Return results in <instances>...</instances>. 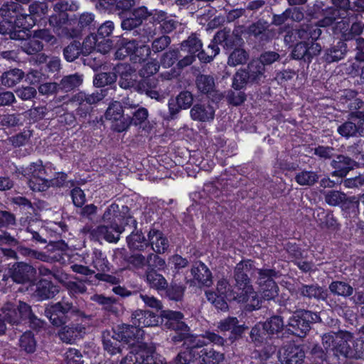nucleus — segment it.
<instances>
[{
	"instance_id": "nucleus-59",
	"label": "nucleus",
	"mask_w": 364,
	"mask_h": 364,
	"mask_svg": "<svg viewBox=\"0 0 364 364\" xmlns=\"http://www.w3.org/2000/svg\"><path fill=\"white\" fill-rule=\"evenodd\" d=\"M106 91V90H101L100 92L96 91L92 94L80 92L75 96V100L77 102H82L92 106L101 101L107 95Z\"/></svg>"
},
{
	"instance_id": "nucleus-46",
	"label": "nucleus",
	"mask_w": 364,
	"mask_h": 364,
	"mask_svg": "<svg viewBox=\"0 0 364 364\" xmlns=\"http://www.w3.org/2000/svg\"><path fill=\"white\" fill-rule=\"evenodd\" d=\"M92 264L94 267L102 272L113 273V266L109 262L106 255L97 248H95L92 254Z\"/></svg>"
},
{
	"instance_id": "nucleus-34",
	"label": "nucleus",
	"mask_w": 364,
	"mask_h": 364,
	"mask_svg": "<svg viewBox=\"0 0 364 364\" xmlns=\"http://www.w3.org/2000/svg\"><path fill=\"white\" fill-rule=\"evenodd\" d=\"M103 350L109 355L122 354L124 345L113 335L112 330H104L101 335Z\"/></svg>"
},
{
	"instance_id": "nucleus-27",
	"label": "nucleus",
	"mask_w": 364,
	"mask_h": 364,
	"mask_svg": "<svg viewBox=\"0 0 364 364\" xmlns=\"http://www.w3.org/2000/svg\"><path fill=\"white\" fill-rule=\"evenodd\" d=\"M306 364H330L328 350L317 342L306 344Z\"/></svg>"
},
{
	"instance_id": "nucleus-44",
	"label": "nucleus",
	"mask_w": 364,
	"mask_h": 364,
	"mask_svg": "<svg viewBox=\"0 0 364 364\" xmlns=\"http://www.w3.org/2000/svg\"><path fill=\"white\" fill-rule=\"evenodd\" d=\"M321 176L318 171L303 169L296 173L294 180L299 186L312 187L318 183Z\"/></svg>"
},
{
	"instance_id": "nucleus-45",
	"label": "nucleus",
	"mask_w": 364,
	"mask_h": 364,
	"mask_svg": "<svg viewBox=\"0 0 364 364\" xmlns=\"http://www.w3.org/2000/svg\"><path fill=\"white\" fill-rule=\"evenodd\" d=\"M227 63L230 67L245 65L250 59V52L245 47H240L229 52Z\"/></svg>"
},
{
	"instance_id": "nucleus-16",
	"label": "nucleus",
	"mask_w": 364,
	"mask_h": 364,
	"mask_svg": "<svg viewBox=\"0 0 364 364\" xmlns=\"http://www.w3.org/2000/svg\"><path fill=\"white\" fill-rule=\"evenodd\" d=\"M114 70L117 73L119 79L118 84L124 90H133L134 91L137 80L142 75V70L136 71L129 63H118L114 67Z\"/></svg>"
},
{
	"instance_id": "nucleus-52",
	"label": "nucleus",
	"mask_w": 364,
	"mask_h": 364,
	"mask_svg": "<svg viewBox=\"0 0 364 364\" xmlns=\"http://www.w3.org/2000/svg\"><path fill=\"white\" fill-rule=\"evenodd\" d=\"M196 85L202 94L210 95L215 90V79L210 75L198 74L196 77Z\"/></svg>"
},
{
	"instance_id": "nucleus-25",
	"label": "nucleus",
	"mask_w": 364,
	"mask_h": 364,
	"mask_svg": "<svg viewBox=\"0 0 364 364\" xmlns=\"http://www.w3.org/2000/svg\"><path fill=\"white\" fill-rule=\"evenodd\" d=\"M159 85L158 79L153 75L145 76V71L142 70V75H140L137 80L134 91L138 93H145L152 99H159V92L156 90Z\"/></svg>"
},
{
	"instance_id": "nucleus-57",
	"label": "nucleus",
	"mask_w": 364,
	"mask_h": 364,
	"mask_svg": "<svg viewBox=\"0 0 364 364\" xmlns=\"http://www.w3.org/2000/svg\"><path fill=\"white\" fill-rule=\"evenodd\" d=\"M112 232L114 231L109 226L99 225L90 231V235L93 237H103L109 242H117L121 233L114 234Z\"/></svg>"
},
{
	"instance_id": "nucleus-29",
	"label": "nucleus",
	"mask_w": 364,
	"mask_h": 364,
	"mask_svg": "<svg viewBox=\"0 0 364 364\" xmlns=\"http://www.w3.org/2000/svg\"><path fill=\"white\" fill-rule=\"evenodd\" d=\"M136 41V39L126 38L123 35L117 37L115 42L113 41L112 46L115 50V58L124 60L128 56L131 58L134 52Z\"/></svg>"
},
{
	"instance_id": "nucleus-30",
	"label": "nucleus",
	"mask_w": 364,
	"mask_h": 364,
	"mask_svg": "<svg viewBox=\"0 0 364 364\" xmlns=\"http://www.w3.org/2000/svg\"><path fill=\"white\" fill-rule=\"evenodd\" d=\"M353 335L348 331H340V336L336 340L333 350L336 355H341L345 358H355Z\"/></svg>"
},
{
	"instance_id": "nucleus-2",
	"label": "nucleus",
	"mask_w": 364,
	"mask_h": 364,
	"mask_svg": "<svg viewBox=\"0 0 364 364\" xmlns=\"http://www.w3.org/2000/svg\"><path fill=\"white\" fill-rule=\"evenodd\" d=\"M159 324L163 329L170 332L168 339L173 345L181 344L183 339L194 335L181 311L167 309L160 311Z\"/></svg>"
},
{
	"instance_id": "nucleus-31",
	"label": "nucleus",
	"mask_w": 364,
	"mask_h": 364,
	"mask_svg": "<svg viewBox=\"0 0 364 364\" xmlns=\"http://www.w3.org/2000/svg\"><path fill=\"white\" fill-rule=\"evenodd\" d=\"M60 289V287L51 280L40 279L36 283L34 296L38 301L48 300L54 298L59 293Z\"/></svg>"
},
{
	"instance_id": "nucleus-48",
	"label": "nucleus",
	"mask_w": 364,
	"mask_h": 364,
	"mask_svg": "<svg viewBox=\"0 0 364 364\" xmlns=\"http://www.w3.org/2000/svg\"><path fill=\"white\" fill-rule=\"evenodd\" d=\"M284 250L288 254V258L293 263L298 259L307 258L308 250L302 248L300 244L293 242H287L283 245Z\"/></svg>"
},
{
	"instance_id": "nucleus-20",
	"label": "nucleus",
	"mask_w": 364,
	"mask_h": 364,
	"mask_svg": "<svg viewBox=\"0 0 364 364\" xmlns=\"http://www.w3.org/2000/svg\"><path fill=\"white\" fill-rule=\"evenodd\" d=\"M216 39L222 43V47L226 54L235 49L245 46L242 33L237 29L231 31L229 28H224L219 30L217 31Z\"/></svg>"
},
{
	"instance_id": "nucleus-26",
	"label": "nucleus",
	"mask_w": 364,
	"mask_h": 364,
	"mask_svg": "<svg viewBox=\"0 0 364 364\" xmlns=\"http://www.w3.org/2000/svg\"><path fill=\"white\" fill-rule=\"evenodd\" d=\"M297 294L301 297L309 300L314 299L317 301H326L328 296V290L325 287L320 286L316 282L310 284L300 283L297 287Z\"/></svg>"
},
{
	"instance_id": "nucleus-8",
	"label": "nucleus",
	"mask_w": 364,
	"mask_h": 364,
	"mask_svg": "<svg viewBox=\"0 0 364 364\" xmlns=\"http://www.w3.org/2000/svg\"><path fill=\"white\" fill-rule=\"evenodd\" d=\"M182 349L174 358L175 364H192L200 359V350L205 345L197 335L189 336L181 343Z\"/></svg>"
},
{
	"instance_id": "nucleus-39",
	"label": "nucleus",
	"mask_w": 364,
	"mask_h": 364,
	"mask_svg": "<svg viewBox=\"0 0 364 364\" xmlns=\"http://www.w3.org/2000/svg\"><path fill=\"white\" fill-rule=\"evenodd\" d=\"M119 211V205L113 203L109 205L102 216V221L105 223L104 226H109L115 233H122L124 232V227L119 224L117 212Z\"/></svg>"
},
{
	"instance_id": "nucleus-33",
	"label": "nucleus",
	"mask_w": 364,
	"mask_h": 364,
	"mask_svg": "<svg viewBox=\"0 0 364 364\" xmlns=\"http://www.w3.org/2000/svg\"><path fill=\"white\" fill-rule=\"evenodd\" d=\"M34 313L31 306L24 301H19L16 309L10 310L6 315V320L12 324L26 323Z\"/></svg>"
},
{
	"instance_id": "nucleus-51",
	"label": "nucleus",
	"mask_w": 364,
	"mask_h": 364,
	"mask_svg": "<svg viewBox=\"0 0 364 364\" xmlns=\"http://www.w3.org/2000/svg\"><path fill=\"white\" fill-rule=\"evenodd\" d=\"M200 359L201 364H219L225 360V355L213 348L202 347L200 350Z\"/></svg>"
},
{
	"instance_id": "nucleus-47",
	"label": "nucleus",
	"mask_w": 364,
	"mask_h": 364,
	"mask_svg": "<svg viewBox=\"0 0 364 364\" xmlns=\"http://www.w3.org/2000/svg\"><path fill=\"white\" fill-rule=\"evenodd\" d=\"M328 289L333 295L344 298L351 296L354 291V288L349 283L339 280L332 281Z\"/></svg>"
},
{
	"instance_id": "nucleus-63",
	"label": "nucleus",
	"mask_w": 364,
	"mask_h": 364,
	"mask_svg": "<svg viewBox=\"0 0 364 364\" xmlns=\"http://www.w3.org/2000/svg\"><path fill=\"white\" fill-rule=\"evenodd\" d=\"M63 53L66 61L73 62L81 54L83 55L81 43L77 41H72L63 48Z\"/></svg>"
},
{
	"instance_id": "nucleus-22",
	"label": "nucleus",
	"mask_w": 364,
	"mask_h": 364,
	"mask_svg": "<svg viewBox=\"0 0 364 364\" xmlns=\"http://www.w3.org/2000/svg\"><path fill=\"white\" fill-rule=\"evenodd\" d=\"M114 23L111 21H107L98 26L97 32H94L95 36V42H98V51L102 53H107L113 46V40L109 37L114 30Z\"/></svg>"
},
{
	"instance_id": "nucleus-12",
	"label": "nucleus",
	"mask_w": 364,
	"mask_h": 364,
	"mask_svg": "<svg viewBox=\"0 0 364 364\" xmlns=\"http://www.w3.org/2000/svg\"><path fill=\"white\" fill-rule=\"evenodd\" d=\"M8 273L12 281L18 284H34L36 281V268L26 262H15L9 268Z\"/></svg>"
},
{
	"instance_id": "nucleus-17",
	"label": "nucleus",
	"mask_w": 364,
	"mask_h": 364,
	"mask_svg": "<svg viewBox=\"0 0 364 364\" xmlns=\"http://www.w3.org/2000/svg\"><path fill=\"white\" fill-rule=\"evenodd\" d=\"M280 353V361L282 364H306V344L289 343L283 346Z\"/></svg>"
},
{
	"instance_id": "nucleus-37",
	"label": "nucleus",
	"mask_w": 364,
	"mask_h": 364,
	"mask_svg": "<svg viewBox=\"0 0 364 364\" xmlns=\"http://www.w3.org/2000/svg\"><path fill=\"white\" fill-rule=\"evenodd\" d=\"M193 279L200 285L209 287L213 284L212 273L206 264L200 260L194 262L191 269Z\"/></svg>"
},
{
	"instance_id": "nucleus-43",
	"label": "nucleus",
	"mask_w": 364,
	"mask_h": 364,
	"mask_svg": "<svg viewBox=\"0 0 364 364\" xmlns=\"http://www.w3.org/2000/svg\"><path fill=\"white\" fill-rule=\"evenodd\" d=\"M19 350L26 355L33 354L37 348V340L31 330L23 332L18 338Z\"/></svg>"
},
{
	"instance_id": "nucleus-11",
	"label": "nucleus",
	"mask_w": 364,
	"mask_h": 364,
	"mask_svg": "<svg viewBox=\"0 0 364 364\" xmlns=\"http://www.w3.org/2000/svg\"><path fill=\"white\" fill-rule=\"evenodd\" d=\"M132 349L134 364H168L152 344L141 342Z\"/></svg>"
},
{
	"instance_id": "nucleus-36",
	"label": "nucleus",
	"mask_w": 364,
	"mask_h": 364,
	"mask_svg": "<svg viewBox=\"0 0 364 364\" xmlns=\"http://www.w3.org/2000/svg\"><path fill=\"white\" fill-rule=\"evenodd\" d=\"M316 221L321 229H326L331 232L337 233L341 230V224L332 210L321 209L317 213Z\"/></svg>"
},
{
	"instance_id": "nucleus-38",
	"label": "nucleus",
	"mask_w": 364,
	"mask_h": 364,
	"mask_svg": "<svg viewBox=\"0 0 364 364\" xmlns=\"http://www.w3.org/2000/svg\"><path fill=\"white\" fill-rule=\"evenodd\" d=\"M68 323L60 326L58 334L63 342L72 343L82 337V334L85 333V328L82 325L73 323L72 321Z\"/></svg>"
},
{
	"instance_id": "nucleus-1",
	"label": "nucleus",
	"mask_w": 364,
	"mask_h": 364,
	"mask_svg": "<svg viewBox=\"0 0 364 364\" xmlns=\"http://www.w3.org/2000/svg\"><path fill=\"white\" fill-rule=\"evenodd\" d=\"M287 323L284 318L279 314H273L264 321L255 323L249 332L247 341L252 343L255 346H263L260 352L261 356L266 360L272 357L277 350L275 341L289 338L287 336Z\"/></svg>"
},
{
	"instance_id": "nucleus-28",
	"label": "nucleus",
	"mask_w": 364,
	"mask_h": 364,
	"mask_svg": "<svg viewBox=\"0 0 364 364\" xmlns=\"http://www.w3.org/2000/svg\"><path fill=\"white\" fill-rule=\"evenodd\" d=\"M30 170L29 172V179L28 181V186L33 191L43 192L41 190L42 187L39 188L40 186H43L41 185L44 183L47 179L45 176L47 175V171L46 170L45 166L43 164V161L41 160H38L36 162H33L30 164Z\"/></svg>"
},
{
	"instance_id": "nucleus-10",
	"label": "nucleus",
	"mask_w": 364,
	"mask_h": 364,
	"mask_svg": "<svg viewBox=\"0 0 364 364\" xmlns=\"http://www.w3.org/2000/svg\"><path fill=\"white\" fill-rule=\"evenodd\" d=\"M193 95L188 90L181 91L176 97H171L168 102V111L161 112L166 121L178 119L181 110L188 109L193 105Z\"/></svg>"
},
{
	"instance_id": "nucleus-15",
	"label": "nucleus",
	"mask_w": 364,
	"mask_h": 364,
	"mask_svg": "<svg viewBox=\"0 0 364 364\" xmlns=\"http://www.w3.org/2000/svg\"><path fill=\"white\" fill-rule=\"evenodd\" d=\"M218 183L225 195H229L235 188L247 186L250 183L249 177H243L236 173L235 168L226 169L218 178Z\"/></svg>"
},
{
	"instance_id": "nucleus-42",
	"label": "nucleus",
	"mask_w": 364,
	"mask_h": 364,
	"mask_svg": "<svg viewBox=\"0 0 364 364\" xmlns=\"http://www.w3.org/2000/svg\"><path fill=\"white\" fill-rule=\"evenodd\" d=\"M322 10L316 21V25L318 26H322L323 28L331 26L337 20L342 18V16L338 14L336 8L328 6L325 2L323 3V6H322Z\"/></svg>"
},
{
	"instance_id": "nucleus-64",
	"label": "nucleus",
	"mask_w": 364,
	"mask_h": 364,
	"mask_svg": "<svg viewBox=\"0 0 364 364\" xmlns=\"http://www.w3.org/2000/svg\"><path fill=\"white\" fill-rule=\"evenodd\" d=\"M4 86L11 87L18 83L24 77V72L18 68H11L3 73Z\"/></svg>"
},
{
	"instance_id": "nucleus-55",
	"label": "nucleus",
	"mask_w": 364,
	"mask_h": 364,
	"mask_svg": "<svg viewBox=\"0 0 364 364\" xmlns=\"http://www.w3.org/2000/svg\"><path fill=\"white\" fill-rule=\"evenodd\" d=\"M127 109H129L127 103H124L123 106L120 102L113 101L109 103L106 109L105 117L112 122L115 119H119V117H122Z\"/></svg>"
},
{
	"instance_id": "nucleus-24",
	"label": "nucleus",
	"mask_w": 364,
	"mask_h": 364,
	"mask_svg": "<svg viewBox=\"0 0 364 364\" xmlns=\"http://www.w3.org/2000/svg\"><path fill=\"white\" fill-rule=\"evenodd\" d=\"M348 52L346 43L333 41L328 47L322 48L321 60L327 64L337 63L344 59Z\"/></svg>"
},
{
	"instance_id": "nucleus-35",
	"label": "nucleus",
	"mask_w": 364,
	"mask_h": 364,
	"mask_svg": "<svg viewBox=\"0 0 364 364\" xmlns=\"http://www.w3.org/2000/svg\"><path fill=\"white\" fill-rule=\"evenodd\" d=\"M225 192L218 183V180L215 182H208L204 184L201 191L195 192L191 194L193 200L198 204H203L205 202L206 197L210 198H218Z\"/></svg>"
},
{
	"instance_id": "nucleus-60",
	"label": "nucleus",
	"mask_w": 364,
	"mask_h": 364,
	"mask_svg": "<svg viewBox=\"0 0 364 364\" xmlns=\"http://www.w3.org/2000/svg\"><path fill=\"white\" fill-rule=\"evenodd\" d=\"M159 255L157 253H150L148 255L145 272H159L165 269L166 267V261Z\"/></svg>"
},
{
	"instance_id": "nucleus-49",
	"label": "nucleus",
	"mask_w": 364,
	"mask_h": 364,
	"mask_svg": "<svg viewBox=\"0 0 364 364\" xmlns=\"http://www.w3.org/2000/svg\"><path fill=\"white\" fill-rule=\"evenodd\" d=\"M117 80V73L114 72H101L95 75L93 85L96 87H104L109 86L110 88L116 87Z\"/></svg>"
},
{
	"instance_id": "nucleus-62",
	"label": "nucleus",
	"mask_w": 364,
	"mask_h": 364,
	"mask_svg": "<svg viewBox=\"0 0 364 364\" xmlns=\"http://www.w3.org/2000/svg\"><path fill=\"white\" fill-rule=\"evenodd\" d=\"M22 31H14L11 19L4 18L0 21V35H9L12 40H23L24 36L21 35Z\"/></svg>"
},
{
	"instance_id": "nucleus-56",
	"label": "nucleus",
	"mask_w": 364,
	"mask_h": 364,
	"mask_svg": "<svg viewBox=\"0 0 364 364\" xmlns=\"http://www.w3.org/2000/svg\"><path fill=\"white\" fill-rule=\"evenodd\" d=\"M16 250L22 257L29 259H38L47 262L49 258V256L46 255V253L27 247L23 245V242L17 247Z\"/></svg>"
},
{
	"instance_id": "nucleus-40",
	"label": "nucleus",
	"mask_w": 364,
	"mask_h": 364,
	"mask_svg": "<svg viewBox=\"0 0 364 364\" xmlns=\"http://www.w3.org/2000/svg\"><path fill=\"white\" fill-rule=\"evenodd\" d=\"M160 294L162 297L175 302H181L183 300L186 287L181 282L172 280L170 284L167 282V287H164Z\"/></svg>"
},
{
	"instance_id": "nucleus-41",
	"label": "nucleus",
	"mask_w": 364,
	"mask_h": 364,
	"mask_svg": "<svg viewBox=\"0 0 364 364\" xmlns=\"http://www.w3.org/2000/svg\"><path fill=\"white\" fill-rule=\"evenodd\" d=\"M128 247L132 251L142 252L149 247L148 237L146 238L142 230L134 229L131 234L127 237Z\"/></svg>"
},
{
	"instance_id": "nucleus-13",
	"label": "nucleus",
	"mask_w": 364,
	"mask_h": 364,
	"mask_svg": "<svg viewBox=\"0 0 364 364\" xmlns=\"http://www.w3.org/2000/svg\"><path fill=\"white\" fill-rule=\"evenodd\" d=\"M269 26L270 24L267 21L260 18L245 27L241 33L246 36L247 38L254 40L255 43L264 45L272 39Z\"/></svg>"
},
{
	"instance_id": "nucleus-3",
	"label": "nucleus",
	"mask_w": 364,
	"mask_h": 364,
	"mask_svg": "<svg viewBox=\"0 0 364 364\" xmlns=\"http://www.w3.org/2000/svg\"><path fill=\"white\" fill-rule=\"evenodd\" d=\"M321 313L308 309L299 308L292 311L287 320V336L305 338L316 323H321Z\"/></svg>"
},
{
	"instance_id": "nucleus-18",
	"label": "nucleus",
	"mask_w": 364,
	"mask_h": 364,
	"mask_svg": "<svg viewBox=\"0 0 364 364\" xmlns=\"http://www.w3.org/2000/svg\"><path fill=\"white\" fill-rule=\"evenodd\" d=\"M71 21H73L72 27L67 28V29L73 38H79L92 32L91 30L94 31L96 26L95 16L92 14L84 13L80 16L75 14L74 18Z\"/></svg>"
},
{
	"instance_id": "nucleus-50",
	"label": "nucleus",
	"mask_w": 364,
	"mask_h": 364,
	"mask_svg": "<svg viewBox=\"0 0 364 364\" xmlns=\"http://www.w3.org/2000/svg\"><path fill=\"white\" fill-rule=\"evenodd\" d=\"M121 18V27L124 31H132V34L134 36H139V28L141 26L136 19L135 16L131 15L130 10L127 11H120L119 13Z\"/></svg>"
},
{
	"instance_id": "nucleus-19",
	"label": "nucleus",
	"mask_w": 364,
	"mask_h": 364,
	"mask_svg": "<svg viewBox=\"0 0 364 364\" xmlns=\"http://www.w3.org/2000/svg\"><path fill=\"white\" fill-rule=\"evenodd\" d=\"M355 159L348 154H338L330 161L331 177L346 178L350 171L356 168Z\"/></svg>"
},
{
	"instance_id": "nucleus-23",
	"label": "nucleus",
	"mask_w": 364,
	"mask_h": 364,
	"mask_svg": "<svg viewBox=\"0 0 364 364\" xmlns=\"http://www.w3.org/2000/svg\"><path fill=\"white\" fill-rule=\"evenodd\" d=\"M159 321L160 314L149 310L136 309L131 315V322L139 328V332L145 327L158 326Z\"/></svg>"
},
{
	"instance_id": "nucleus-54",
	"label": "nucleus",
	"mask_w": 364,
	"mask_h": 364,
	"mask_svg": "<svg viewBox=\"0 0 364 364\" xmlns=\"http://www.w3.org/2000/svg\"><path fill=\"white\" fill-rule=\"evenodd\" d=\"M82 75L75 73L63 77L58 83L60 91L68 92L78 87L82 83Z\"/></svg>"
},
{
	"instance_id": "nucleus-7",
	"label": "nucleus",
	"mask_w": 364,
	"mask_h": 364,
	"mask_svg": "<svg viewBox=\"0 0 364 364\" xmlns=\"http://www.w3.org/2000/svg\"><path fill=\"white\" fill-rule=\"evenodd\" d=\"M321 52L322 46L320 43L300 41L291 46L289 57L290 59L298 60L301 65L308 67L314 58L321 54Z\"/></svg>"
},
{
	"instance_id": "nucleus-53",
	"label": "nucleus",
	"mask_w": 364,
	"mask_h": 364,
	"mask_svg": "<svg viewBox=\"0 0 364 364\" xmlns=\"http://www.w3.org/2000/svg\"><path fill=\"white\" fill-rule=\"evenodd\" d=\"M146 282L149 287L161 294L167 287V280L159 272H145Z\"/></svg>"
},
{
	"instance_id": "nucleus-61",
	"label": "nucleus",
	"mask_w": 364,
	"mask_h": 364,
	"mask_svg": "<svg viewBox=\"0 0 364 364\" xmlns=\"http://www.w3.org/2000/svg\"><path fill=\"white\" fill-rule=\"evenodd\" d=\"M262 299L267 301L274 300L279 295V287L275 281L258 284Z\"/></svg>"
},
{
	"instance_id": "nucleus-32",
	"label": "nucleus",
	"mask_w": 364,
	"mask_h": 364,
	"mask_svg": "<svg viewBox=\"0 0 364 364\" xmlns=\"http://www.w3.org/2000/svg\"><path fill=\"white\" fill-rule=\"evenodd\" d=\"M190 117L193 121L210 122L215 117V109L209 102H197L191 107Z\"/></svg>"
},
{
	"instance_id": "nucleus-14",
	"label": "nucleus",
	"mask_w": 364,
	"mask_h": 364,
	"mask_svg": "<svg viewBox=\"0 0 364 364\" xmlns=\"http://www.w3.org/2000/svg\"><path fill=\"white\" fill-rule=\"evenodd\" d=\"M147 232L149 247L157 254H164L169 249L168 237L163 232L162 223L159 221L154 222L149 227Z\"/></svg>"
},
{
	"instance_id": "nucleus-4",
	"label": "nucleus",
	"mask_w": 364,
	"mask_h": 364,
	"mask_svg": "<svg viewBox=\"0 0 364 364\" xmlns=\"http://www.w3.org/2000/svg\"><path fill=\"white\" fill-rule=\"evenodd\" d=\"M233 75L231 87L234 90L246 89L250 85H260L266 78L267 71L256 57L252 58Z\"/></svg>"
},
{
	"instance_id": "nucleus-21",
	"label": "nucleus",
	"mask_w": 364,
	"mask_h": 364,
	"mask_svg": "<svg viewBox=\"0 0 364 364\" xmlns=\"http://www.w3.org/2000/svg\"><path fill=\"white\" fill-rule=\"evenodd\" d=\"M112 331L114 336H117L119 341L123 344L128 345L131 347L130 350L133 346H136L139 342V328L135 326L133 323H119L114 326L112 328Z\"/></svg>"
},
{
	"instance_id": "nucleus-9",
	"label": "nucleus",
	"mask_w": 364,
	"mask_h": 364,
	"mask_svg": "<svg viewBox=\"0 0 364 364\" xmlns=\"http://www.w3.org/2000/svg\"><path fill=\"white\" fill-rule=\"evenodd\" d=\"M216 331L227 337L229 343H233L243 338L249 326L245 322L240 323L237 317L229 316L218 323Z\"/></svg>"
},
{
	"instance_id": "nucleus-58",
	"label": "nucleus",
	"mask_w": 364,
	"mask_h": 364,
	"mask_svg": "<svg viewBox=\"0 0 364 364\" xmlns=\"http://www.w3.org/2000/svg\"><path fill=\"white\" fill-rule=\"evenodd\" d=\"M203 48V43L196 33H192L185 41L180 44V49L182 51H186L189 54L196 55L197 52Z\"/></svg>"
},
{
	"instance_id": "nucleus-5",
	"label": "nucleus",
	"mask_w": 364,
	"mask_h": 364,
	"mask_svg": "<svg viewBox=\"0 0 364 364\" xmlns=\"http://www.w3.org/2000/svg\"><path fill=\"white\" fill-rule=\"evenodd\" d=\"M254 263L255 261L251 259H243L234 268L233 278L235 283L232 294L233 300L237 302L245 301L251 294H255L251 279L247 274V272L253 269Z\"/></svg>"
},
{
	"instance_id": "nucleus-6",
	"label": "nucleus",
	"mask_w": 364,
	"mask_h": 364,
	"mask_svg": "<svg viewBox=\"0 0 364 364\" xmlns=\"http://www.w3.org/2000/svg\"><path fill=\"white\" fill-rule=\"evenodd\" d=\"M44 314L51 324L55 327L63 326L75 317L78 318L83 315V313L73 306V303L64 300L48 304L45 308Z\"/></svg>"
}]
</instances>
